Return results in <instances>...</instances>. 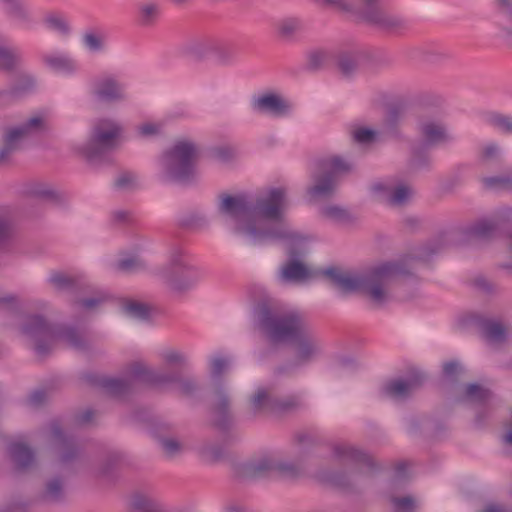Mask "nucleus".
I'll return each mask as SVG.
<instances>
[{"mask_svg": "<svg viewBox=\"0 0 512 512\" xmlns=\"http://www.w3.org/2000/svg\"><path fill=\"white\" fill-rule=\"evenodd\" d=\"M219 199V213L233 222L232 231L254 245L285 241L294 246L305 240L304 235L291 230L284 222L288 206L286 187H268L253 200L245 195L229 194H221ZM291 254L297 255L294 247Z\"/></svg>", "mask_w": 512, "mask_h": 512, "instance_id": "obj_1", "label": "nucleus"}, {"mask_svg": "<svg viewBox=\"0 0 512 512\" xmlns=\"http://www.w3.org/2000/svg\"><path fill=\"white\" fill-rule=\"evenodd\" d=\"M452 239L453 233H441L420 246L413 254L399 260L383 262L358 275L334 267L326 269L323 274L341 294L362 292L375 306L381 307L388 301L387 285L394 278L413 275V261H428L433 255L448 248Z\"/></svg>", "mask_w": 512, "mask_h": 512, "instance_id": "obj_2", "label": "nucleus"}, {"mask_svg": "<svg viewBox=\"0 0 512 512\" xmlns=\"http://www.w3.org/2000/svg\"><path fill=\"white\" fill-rule=\"evenodd\" d=\"M254 325L272 344H291L297 365H305L322 354L321 340L311 331L304 316L262 301L253 310Z\"/></svg>", "mask_w": 512, "mask_h": 512, "instance_id": "obj_3", "label": "nucleus"}, {"mask_svg": "<svg viewBox=\"0 0 512 512\" xmlns=\"http://www.w3.org/2000/svg\"><path fill=\"white\" fill-rule=\"evenodd\" d=\"M83 379L88 384L103 389L104 392L115 398H124L129 395L137 381L155 386L175 383L178 385L180 394L189 398L195 397L200 390V385L194 377H182L176 371L160 372L151 370L138 362L130 365L128 375L123 378L87 373L83 376Z\"/></svg>", "mask_w": 512, "mask_h": 512, "instance_id": "obj_4", "label": "nucleus"}, {"mask_svg": "<svg viewBox=\"0 0 512 512\" xmlns=\"http://www.w3.org/2000/svg\"><path fill=\"white\" fill-rule=\"evenodd\" d=\"M21 332L35 342L34 349L39 356H46L56 340L64 341L76 350L87 349L83 330L67 324H50L38 314L27 317Z\"/></svg>", "mask_w": 512, "mask_h": 512, "instance_id": "obj_5", "label": "nucleus"}, {"mask_svg": "<svg viewBox=\"0 0 512 512\" xmlns=\"http://www.w3.org/2000/svg\"><path fill=\"white\" fill-rule=\"evenodd\" d=\"M197 145L189 140H179L159 159V179L166 183L189 185L196 179Z\"/></svg>", "mask_w": 512, "mask_h": 512, "instance_id": "obj_6", "label": "nucleus"}, {"mask_svg": "<svg viewBox=\"0 0 512 512\" xmlns=\"http://www.w3.org/2000/svg\"><path fill=\"white\" fill-rule=\"evenodd\" d=\"M156 275L176 294L190 290L203 277L202 271L178 248L171 252L168 262L157 270Z\"/></svg>", "mask_w": 512, "mask_h": 512, "instance_id": "obj_7", "label": "nucleus"}, {"mask_svg": "<svg viewBox=\"0 0 512 512\" xmlns=\"http://www.w3.org/2000/svg\"><path fill=\"white\" fill-rule=\"evenodd\" d=\"M228 367L229 360L225 357H215L210 363V374L214 385L211 404L213 423L222 431L230 429L233 425L231 397L227 387L221 381V377Z\"/></svg>", "mask_w": 512, "mask_h": 512, "instance_id": "obj_8", "label": "nucleus"}, {"mask_svg": "<svg viewBox=\"0 0 512 512\" xmlns=\"http://www.w3.org/2000/svg\"><path fill=\"white\" fill-rule=\"evenodd\" d=\"M333 453L339 461L352 464L357 469V473L353 475V479L345 472H333L328 475L327 481L343 490L352 491L353 482L356 480L357 475L370 476L377 469V466L370 455L351 445H335Z\"/></svg>", "mask_w": 512, "mask_h": 512, "instance_id": "obj_9", "label": "nucleus"}, {"mask_svg": "<svg viewBox=\"0 0 512 512\" xmlns=\"http://www.w3.org/2000/svg\"><path fill=\"white\" fill-rule=\"evenodd\" d=\"M121 132V126L115 121L101 119L94 125L89 140L78 150L89 162L104 160L115 148Z\"/></svg>", "mask_w": 512, "mask_h": 512, "instance_id": "obj_10", "label": "nucleus"}, {"mask_svg": "<svg viewBox=\"0 0 512 512\" xmlns=\"http://www.w3.org/2000/svg\"><path fill=\"white\" fill-rule=\"evenodd\" d=\"M419 132L422 141L411 146L410 166L413 169L429 168L431 159L428 149L451 140L446 127L439 121L421 119Z\"/></svg>", "mask_w": 512, "mask_h": 512, "instance_id": "obj_11", "label": "nucleus"}, {"mask_svg": "<svg viewBox=\"0 0 512 512\" xmlns=\"http://www.w3.org/2000/svg\"><path fill=\"white\" fill-rule=\"evenodd\" d=\"M301 406L302 403L298 396L276 397L267 388H258L249 401V411L253 417L267 414H287L298 410Z\"/></svg>", "mask_w": 512, "mask_h": 512, "instance_id": "obj_12", "label": "nucleus"}, {"mask_svg": "<svg viewBox=\"0 0 512 512\" xmlns=\"http://www.w3.org/2000/svg\"><path fill=\"white\" fill-rule=\"evenodd\" d=\"M91 93L97 101L102 103H121L128 100L126 85L112 74L95 79Z\"/></svg>", "mask_w": 512, "mask_h": 512, "instance_id": "obj_13", "label": "nucleus"}, {"mask_svg": "<svg viewBox=\"0 0 512 512\" xmlns=\"http://www.w3.org/2000/svg\"><path fill=\"white\" fill-rule=\"evenodd\" d=\"M49 435L55 449L59 454L61 464H70L80 455V448L72 436L63 432L58 421H51L49 424Z\"/></svg>", "mask_w": 512, "mask_h": 512, "instance_id": "obj_14", "label": "nucleus"}, {"mask_svg": "<svg viewBox=\"0 0 512 512\" xmlns=\"http://www.w3.org/2000/svg\"><path fill=\"white\" fill-rule=\"evenodd\" d=\"M276 458L264 455L249 462L234 466V475L242 481L255 480L275 474Z\"/></svg>", "mask_w": 512, "mask_h": 512, "instance_id": "obj_15", "label": "nucleus"}, {"mask_svg": "<svg viewBox=\"0 0 512 512\" xmlns=\"http://www.w3.org/2000/svg\"><path fill=\"white\" fill-rule=\"evenodd\" d=\"M307 241V237H305V240L300 243H295L294 248L297 251V255L291 254V243L286 242L289 245V256L291 257L290 260H288L282 267L280 271V280L283 283H302L308 280L311 277L310 270L297 260L296 258L300 256L301 254V248L303 244Z\"/></svg>", "mask_w": 512, "mask_h": 512, "instance_id": "obj_16", "label": "nucleus"}, {"mask_svg": "<svg viewBox=\"0 0 512 512\" xmlns=\"http://www.w3.org/2000/svg\"><path fill=\"white\" fill-rule=\"evenodd\" d=\"M424 375L417 372L403 379H392L384 384L382 393L394 400L407 399L423 382Z\"/></svg>", "mask_w": 512, "mask_h": 512, "instance_id": "obj_17", "label": "nucleus"}, {"mask_svg": "<svg viewBox=\"0 0 512 512\" xmlns=\"http://www.w3.org/2000/svg\"><path fill=\"white\" fill-rule=\"evenodd\" d=\"M471 322L479 328L484 339L491 345H500L506 341L507 332L504 325L480 314L471 316Z\"/></svg>", "mask_w": 512, "mask_h": 512, "instance_id": "obj_18", "label": "nucleus"}, {"mask_svg": "<svg viewBox=\"0 0 512 512\" xmlns=\"http://www.w3.org/2000/svg\"><path fill=\"white\" fill-rule=\"evenodd\" d=\"M251 107L257 113L270 114L275 117H281L288 114L290 109L289 104L274 93H266L253 97Z\"/></svg>", "mask_w": 512, "mask_h": 512, "instance_id": "obj_19", "label": "nucleus"}, {"mask_svg": "<svg viewBox=\"0 0 512 512\" xmlns=\"http://www.w3.org/2000/svg\"><path fill=\"white\" fill-rule=\"evenodd\" d=\"M66 499L65 481L62 476H53L45 481L35 501L42 505H56Z\"/></svg>", "mask_w": 512, "mask_h": 512, "instance_id": "obj_20", "label": "nucleus"}, {"mask_svg": "<svg viewBox=\"0 0 512 512\" xmlns=\"http://www.w3.org/2000/svg\"><path fill=\"white\" fill-rule=\"evenodd\" d=\"M371 52L364 49L342 52L338 56V67L344 76L352 75L360 65L368 62Z\"/></svg>", "mask_w": 512, "mask_h": 512, "instance_id": "obj_21", "label": "nucleus"}, {"mask_svg": "<svg viewBox=\"0 0 512 512\" xmlns=\"http://www.w3.org/2000/svg\"><path fill=\"white\" fill-rule=\"evenodd\" d=\"M312 180L314 184L307 189V194L312 199H321L331 197L337 187L338 181L324 172L313 173Z\"/></svg>", "mask_w": 512, "mask_h": 512, "instance_id": "obj_22", "label": "nucleus"}, {"mask_svg": "<svg viewBox=\"0 0 512 512\" xmlns=\"http://www.w3.org/2000/svg\"><path fill=\"white\" fill-rule=\"evenodd\" d=\"M8 452L15 469L19 472L29 469L35 462V453L26 444L20 442L11 443L8 447Z\"/></svg>", "mask_w": 512, "mask_h": 512, "instance_id": "obj_23", "label": "nucleus"}, {"mask_svg": "<svg viewBox=\"0 0 512 512\" xmlns=\"http://www.w3.org/2000/svg\"><path fill=\"white\" fill-rule=\"evenodd\" d=\"M161 14V4L156 0L140 2L136 8L137 21L141 27L149 28L155 26Z\"/></svg>", "mask_w": 512, "mask_h": 512, "instance_id": "obj_24", "label": "nucleus"}, {"mask_svg": "<svg viewBox=\"0 0 512 512\" xmlns=\"http://www.w3.org/2000/svg\"><path fill=\"white\" fill-rule=\"evenodd\" d=\"M41 60L50 69L66 75H73L79 70L78 62L67 54H44Z\"/></svg>", "mask_w": 512, "mask_h": 512, "instance_id": "obj_25", "label": "nucleus"}, {"mask_svg": "<svg viewBox=\"0 0 512 512\" xmlns=\"http://www.w3.org/2000/svg\"><path fill=\"white\" fill-rule=\"evenodd\" d=\"M44 128L45 122L43 117L34 116L19 126L7 129L6 132L10 135V139H14L20 144L22 140L40 133Z\"/></svg>", "mask_w": 512, "mask_h": 512, "instance_id": "obj_26", "label": "nucleus"}, {"mask_svg": "<svg viewBox=\"0 0 512 512\" xmlns=\"http://www.w3.org/2000/svg\"><path fill=\"white\" fill-rule=\"evenodd\" d=\"M129 506L132 512H168L156 498L142 492L131 496Z\"/></svg>", "mask_w": 512, "mask_h": 512, "instance_id": "obj_27", "label": "nucleus"}, {"mask_svg": "<svg viewBox=\"0 0 512 512\" xmlns=\"http://www.w3.org/2000/svg\"><path fill=\"white\" fill-rule=\"evenodd\" d=\"M493 5L499 18L498 25L512 44V0H494Z\"/></svg>", "mask_w": 512, "mask_h": 512, "instance_id": "obj_28", "label": "nucleus"}, {"mask_svg": "<svg viewBox=\"0 0 512 512\" xmlns=\"http://www.w3.org/2000/svg\"><path fill=\"white\" fill-rule=\"evenodd\" d=\"M7 16L22 26H30L33 18L28 8L19 0L4 1Z\"/></svg>", "mask_w": 512, "mask_h": 512, "instance_id": "obj_29", "label": "nucleus"}, {"mask_svg": "<svg viewBox=\"0 0 512 512\" xmlns=\"http://www.w3.org/2000/svg\"><path fill=\"white\" fill-rule=\"evenodd\" d=\"M81 41L90 53H101L106 48V35L98 28H89L84 31Z\"/></svg>", "mask_w": 512, "mask_h": 512, "instance_id": "obj_30", "label": "nucleus"}, {"mask_svg": "<svg viewBox=\"0 0 512 512\" xmlns=\"http://www.w3.org/2000/svg\"><path fill=\"white\" fill-rule=\"evenodd\" d=\"M215 40L210 38L193 39L182 47V53L194 59H202L209 52H212Z\"/></svg>", "mask_w": 512, "mask_h": 512, "instance_id": "obj_31", "label": "nucleus"}, {"mask_svg": "<svg viewBox=\"0 0 512 512\" xmlns=\"http://www.w3.org/2000/svg\"><path fill=\"white\" fill-rule=\"evenodd\" d=\"M484 122L501 134L512 135L511 115L490 111L484 114Z\"/></svg>", "mask_w": 512, "mask_h": 512, "instance_id": "obj_32", "label": "nucleus"}, {"mask_svg": "<svg viewBox=\"0 0 512 512\" xmlns=\"http://www.w3.org/2000/svg\"><path fill=\"white\" fill-rule=\"evenodd\" d=\"M323 172L338 181V176L352 170V165L340 156H333L321 161Z\"/></svg>", "mask_w": 512, "mask_h": 512, "instance_id": "obj_33", "label": "nucleus"}, {"mask_svg": "<svg viewBox=\"0 0 512 512\" xmlns=\"http://www.w3.org/2000/svg\"><path fill=\"white\" fill-rule=\"evenodd\" d=\"M22 62V55L17 49L0 44V69L12 71L19 68Z\"/></svg>", "mask_w": 512, "mask_h": 512, "instance_id": "obj_34", "label": "nucleus"}, {"mask_svg": "<svg viewBox=\"0 0 512 512\" xmlns=\"http://www.w3.org/2000/svg\"><path fill=\"white\" fill-rule=\"evenodd\" d=\"M36 87V78L29 73L19 72L16 75L14 84L9 90V94L17 97L32 92Z\"/></svg>", "mask_w": 512, "mask_h": 512, "instance_id": "obj_35", "label": "nucleus"}, {"mask_svg": "<svg viewBox=\"0 0 512 512\" xmlns=\"http://www.w3.org/2000/svg\"><path fill=\"white\" fill-rule=\"evenodd\" d=\"M48 282L55 289L60 291H74L79 287L77 278L58 271H54L50 274Z\"/></svg>", "mask_w": 512, "mask_h": 512, "instance_id": "obj_36", "label": "nucleus"}, {"mask_svg": "<svg viewBox=\"0 0 512 512\" xmlns=\"http://www.w3.org/2000/svg\"><path fill=\"white\" fill-rule=\"evenodd\" d=\"M197 452L202 460L208 463L218 462L224 455L223 447L211 441H205L199 445Z\"/></svg>", "mask_w": 512, "mask_h": 512, "instance_id": "obj_37", "label": "nucleus"}, {"mask_svg": "<svg viewBox=\"0 0 512 512\" xmlns=\"http://www.w3.org/2000/svg\"><path fill=\"white\" fill-rule=\"evenodd\" d=\"M492 397L489 389L479 384H468L465 389L463 400L477 404H486Z\"/></svg>", "mask_w": 512, "mask_h": 512, "instance_id": "obj_38", "label": "nucleus"}, {"mask_svg": "<svg viewBox=\"0 0 512 512\" xmlns=\"http://www.w3.org/2000/svg\"><path fill=\"white\" fill-rule=\"evenodd\" d=\"M44 23L48 29L58 33L63 37H68L71 34V26L66 17L52 13L45 17Z\"/></svg>", "mask_w": 512, "mask_h": 512, "instance_id": "obj_39", "label": "nucleus"}, {"mask_svg": "<svg viewBox=\"0 0 512 512\" xmlns=\"http://www.w3.org/2000/svg\"><path fill=\"white\" fill-rule=\"evenodd\" d=\"M413 194L414 190L411 186L400 184L390 191L388 202L393 206H402L410 200Z\"/></svg>", "mask_w": 512, "mask_h": 512, "instance_id": "obj_40", "label": "nucleus"}, {"mask_svg": "<svg viewBox=\"0 0 512 512\" xmlns=\"http://www.w3.org/2000/svg\"><path fill=\"white\" fill-rule=\"evenodd\" d=\"M178 224L182 228L199 230L206 227L208 221L202 213L193 211L182 215L178 220Z\"/></svg>", "mask_w": 512, "mask_h": 512, "instance_id": "obj_41", "label": "nucleus"}, {"mask_svg": "<svg viewBox=\"0 0 512 512\" xmlns=\"http://www.w3.org/2000/svg\"><path fill=\"white\" fill-rule=\"evenodd\" d=\"M26 193L29 196H32L35 198L52 200L55 202H59L61 199V196L55 190H53L49 185L42 184V183L31 184L27 188Z\"/></svg>", "mask_w": 512, "mask_h": 512, "instance_id": "obj_42", "label": "nucleus"}, {"mask_svg": "<svg viewBox=\"0 0 512 512\" xmlns=\"http://www.w3.org/2000/svg\"><path fill=\"white\" fill-rule=\"evenodd\" d=\"M146 263L139 256H129L120 259L115 264V269L122 273H137L145 270Z\"/></svg>", "mask_w": 512, "mask_h": 512, "instance_id": "obj_43", "label": "nucleus"}, {"mask_svg": "<svg viewBox=\"0 0 512 512\" xmlns=\"http://www.w3.org/2000/svg\"><path fill=\"white\" fill-rule=\"evenodd\" d=\"M498 229V224L492 219H483L469 228V233L478 238H488Z\"/></svg>", "mask_w": 512, "mask_h": 512, "instance_id": "obj_44", "label": "nucleus"}, {"mask_svg": "<svg viewBox=\"0 0 512 512\" xmlns=\"http://www.w3.org/2000/svg\"><path fill=\"white\" fill-rule=\"evenodd\" d=\"M322 216L338 223H349L353 217L350 212L337 205H327L321 209Z\"/></svg>", "mask_w": 512, "mask_h": 512, "instance_id": "obj_45", "label": "nucleus"}, {"mask_svg": "<svg viewBox=\"0 0 512 512\" xmlns=\"http://www.w3.org/2000/svg\"><path fill=\"white\" fill-rule=\"evenodd\" d=\"M302 473V467L299 464L282 461L276 458L275 474L285 479H295Z\"/></svg>", "mask_w": 512, "mask_h": 512, "instance_id": "obj_46", "label": "nucleus"}, {"mask_svg": "<svg viewBox=\"0 0 512 512\" xmlns=\"http://www.w3.org/2000/svg\"><path fill=\"white\" fill-rule=\"evenodd\" d=\"M123 308L126 314H128L130 317L140 320H146L150 315V309L148 305L139 301L128 300L125 302Z\"/></svg>", "mask_w": 512, "mask_h": 512, "instance_id": "obj_47", "label": "nucleus"}, {"mask_svg": "<svg viewBox=\"0 0 512 512\" xmlns=\"http://www.w3.org/2000/svg\"><path fill=\"white\" fill-rule=\"evenodd\" d=\"M482 183L487 189L512 190V176L508 174L484 177Z\"/></svg>", "mask_w": 512, "mask_h": 512, "instance_id": "obj_48", "label": "nucleus"}, {"mask_svg": "<svg viewBox=\"0 0 512 512\" xmlns=\"http://www.w3.org/2000/svg\"><path fill=\"white\" fill-rule=\"evenodd\" d=\"M216 60L221 64H229L233 61L235 53L229 46L223 45L215 41V46L212 49Z\"/></svg>", "mask_w": 512, "mask_h": 512, "instance_id": "obj_49", "label": "nucleus"}, {"mask_svg": "<svg viewBox=\"0 0 512 512\" xmlns=\"http://www.w3.org/2000/svg\"><path fill=\"white\" fill-rule=\"evenodd\" d=\"M160 445L164 453L167 457L173 458L176 455H179L183 451L182 444L174 439V438H168L164 437L159 440Z\"/></svg>", "mask_w": 512, "mask_h": 512, "instance_id": "obj_50", "label": "nucleus"}, {"mask_svg": "<svg viewBox=\"0 0 512 512\" xmlns=\"http://www.w3.org/2000/svg\"><path fill=\"white\" fill-rule=\"evenodd\" d=\"M391 502L395 512H414L416 508V502L412 496L392 497Z\"/></svg>", "mask_w": 512, "mask_h": 512, "instance_id": "obj_51", "label": "nucleus"}, {"mask_svg": "<svg viewBox=\"0 0 512 512\" xmlns=\"http://www.w3.org/2000/svg\"><path fill=\"white\" fill-rule=\"evenodd\" d=\"M19 145L17 141L10 139V135L5 132L3 135V145L0 147V164L6 162L10 155L18 149Z\"/></svg>", "mask_w": 512, "mask_h": 512, "instance_id": "obj_52", "label": "nucleus"}, {"mask_svg": "<svg viewBox=\"0 0 512 512\" xmlns=\"http://www.w3.org/2000/svg\"><path fill=\"white\" fill-rule=\"evenodd\" d=\"M300 28V23L296 19H286L278 26L279 34L284 38L292 37Z\"/></svg>", "mask_w": 512, "mask_h": 512, "instance_id": "obj_53", "label": "nucleus"}, {"mask_svg": "<svg viewBox=\"0 0 512 512\" xmlns=\"http://www.w3.org/2000/svg\"><path fill=\"white\" fill-rule=\"evenodd\" d=\"M326 59L327 54L325 52L314 51L309 55L308 68L313 71L320 69L324 65Z\"/></svg>", "mask_w": 512, "mask_h": 512, "instance_id": "obj_54", "label": "nucleus"}, {"mask_svg": "<svg viewBox=\"0 0 512 512\" xmlns=\"http://www.w3.org/2000/svg\"><path fill=\"white\" fill-rule=\"evenodd\" d=\"M375 131L368 128H359L353 132V138L361 144L371 143L375 138Z\"/></svg>", "mask_w": 512, "mask_h": 512, "instance_id": "obj_55", "label": "nucleus"}, {"mask_svg": "<svg viewBox=\"0 0 512 512\" xmlns=\"http://www.w3.org/2000/svg\"><path fill=\"white\" fill-rule=\"evenodd\" d=\"M136 176L131 172L122 173L115 181V186L119 189H130L135 185Z\"/></svg>", "mask_w": 512, "mask_h": 512, "instance_id": "obj_56", "label": "nucleus"}, {"mask_svg": "<svg viewBox=\"0 0 512 512\" xmlns=\"http://www.w3.org/2000/svg\"><path fill=\"white\" fill-rule=\"evenodd\" d=\"M12 234L10 222L0 216V248L7 244Z\"/></svg>", "mask_w": 512, "mask_h": 512, "instance_id": "obj_57", "label": "nucleus"}, {"mask_svg": "<svg viewBox=\"0 0 512 512\" xmlns=\"http://www.w3.org/2000/svg\"><path fill=\"white\" fill-rule=\"evenodd\" d=\"M501 149L496 143H489L481 150L480 157L482 160L487 161L495 159L499 156Z\"/></svg>", "mask_w": 512, "mask_h": 512, "instance_id": "obj_58", "label": "nucleus"}, {"mask_svg": "<svg viewBox=\"0 0 512 512\" xmlns=\"http://www.w3.org/2000/svg\"><path fill=\"white\" fill-rule=\"evenodd\" d=\"M120 460V454L117 452H111L108 454L105 462L102 464L100 468V474L103 476H107L112 471V468L116 463Z\"/></svg>", "mask_w": 512, "mask_h": 512, "instance_id": "obj_59", "label": "nucleus"}, {"mask_svg": "<svg viewBox=\"0 0 512 512\" xmlns=\"http://www.w3.org/2000/svg\"><path fill=\"white\" fill-rule=\"evenodd\" d=\"M163 357L168 364H179L184 366L187 363L186 355L178 351H167Z\"/></svg>", "mask_w": 512, "mask_h": 512, "instance_id": "obj_60", "label": "nucleus"}, {"mask_svg": "<svg viewBox=\"0 0 512 512\" xmlns=\"http://www.w3.org/2000/svg\"><path fill=\"white\" fill-rule=\"evenodd\" d=\"M161 125L156 123H144L138 127V132L141 136H153L159 134Z\"/></svg>", "mask_w": 512, "mask_h": 512, "instance_id": "obj_61", "label": "nucleus"}, {"mask_svg": "<svg viewBox=\"0 0 512 512\" xmlns=\"http://www.w3.org/2000/svg\"><path fill=\"white\" fill-rule=\"evenodd\" d=\"M104 296L85 298L77 301V304L84 309H93L105 301Z\"/></svg>", "mask_w": 512, "mask_h": 512, "instance_id": "obj_62", "label": "nucleus"}, {"mask_svg": "<svg viewBox=\"0 0 512 512\" xmlns=\"http://www.w3.org/2000/svg\"><path fill=\"white\" fill-rule=\"evenodd\" d=\"M460 370V366L457 362L451 361L443 365V374L450 380H454Z\"/></svg>", "mask_w": 512, "mask_h": 512, "instance_id": "obj_63", "label": "nucleus"}, {"mask_svg": "<svg viewBox=\"0 0 512 512\" xmlns=\"http://www.w3.org/2000/svg\"><path fill=\"white\" fill-rule=\"evenodd\" d=\"M94 415V410L87 409L75 416V422L79 425H86L92 421Z\"/></svg>", "mask_w": 512, "mask_h": 512, "instance_id": "obj_64", "label": "nucleus"}]
</instances>
